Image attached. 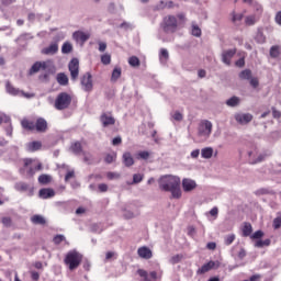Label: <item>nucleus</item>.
Listing matches in <instances>:
<instances>
[{"label": "nucleus", "instance_id": "obj_37", "mask_svg": "<svg viewBox=\"0 0 281 281\" xmlns=\"http://www.w3.org/2000/svg\"><path fill=\"white\" fill-rule=\"evenodd\" d=\"M159 58H160V63L166 64L168 61V58H170L168 49L161 48Z\"/></svg>", "mask_w": 281, "mask_h": 281}, {"label": "nucleus", "instance_id": "obj_40", "mask_svg": "<svg viewBox=\"0 0 281 281\" xmlns=\"http://www.w3.org/2000/svg\"><path fill=\"white\" fill-rule=\"evenodd\" d=\"M70 149L75 155H80L82 153V145L80 144V142H76L71 145Z\"/></svg>", "mask_w": 281, "mask_h": 281}, {"label": "nucleus", "instance_id": "obj_41", "mask_svg": "<svg viewBox=\"0 0 281 281\" xmlns=\"http://www.w3.org/2000/svg\"><path fill=\"white\" fill-rule=\"evenodd\" d=\"M183 260V255L182 254H178L172 256L169 259L170 265H179V262H181Z\"/></svg>", "mask_w": 281, "mask_h": 281}, {"label": "nucleus", "instance_id": "obj_2", "mask_svg": "<svg viewBox=\"0 0 281 281\" xmlns=\"http://www.w3.org/2000/svg\"><path fill=\"white\" fill-rule=\"evenodd\" d=\"M158 186L164 192H168L176 188V186H181V179L177 176H162L158 180Z\"/></svg>", "mask_w": 281, "mask_h": 281}, {"label": "nucleus", "instance_id": "obj_50", "mask_svg": "<svg viewBox=\"0 0 281 281\" xmlns=\"http://www.w3.org/2000/svg\"><path fill=\"white\" fill-rule=\"evenodd\" d=\"M10 124L11 119L9 115H7L5 113H0V124Z\"/></svg>", "mask_w": 281, "mask_h": 281}, {"label": "nucleus", "instance_id": "obj_58", "mask_svg": "<svg viewBox=\"0 0 281 281\" xmlns=\"http://www.w3.org/2000/svg\"><path fill=\"white\" fill-rule=\"evenodd\" d=\"M256 41L257 43H261V44L265 43L266 41L265 35L261 32L257 33Z\"/></svg>", "mask_w": 281, "mask_h": 281}, {"label": "nucleus", "instance_id": "obj_54", "mask_svg": "<svg viewBox=\"0 0 281 281\" xmlns=\"http://www.w3.org/2000/svg\"><path fill=\"white\" fill-rule=\"evenodd\" d=\"M63 240H65V235H56L53 239V241L55 243V245H60L63 243Z\"/></svg>", "mask_w": 281, "mask_h": 281}, {"label": "nucleus", "instance_id": "obj_53", "mask_svg": "<svg viewBox=\"0 0 281 281\" xmlns=\"http://www.w3.org/2000/svg\"><path fill=\"white\" fill-rule=\"evenodd\" d=\"M120 173L110 171L106 173V178L110 179V181H113V179H120Z\"/></svg>", "mask_w": 281, "mask_h": 281}, {"label": "nucleus", "instance_id": "obj_15", "mask_svg": "<svg viewBox=\"0 0 281 281\" xmlns=\"http://www.w3.org/2000/svg\"><path fill=\"white\" fill-rule=\"evenodd\" d=\"M235 120L236 122H238V124H249V122L254 120V115L249 113L236 114Z\"/></svg>", "mask_w": 281, "mask_h": 281}, {"label": "nucleus", "instance_id": "obj_47", "mask_svg": "<svg viewBox=\"0 0 281 281\" xmlns=\"http://www.w3.org/2000/svg\"><path fill=\"white\" fill-rule=\"evenodd\" d=\"M128 65H131V67H139V58L137 56L130 57Z\"/></svg>", "mask_w": 281, "mask_h": 281}, {"label": "nucleus", "instance_id": "obj_35", "mask_svg": "<svg viewBox=\"0 0 281 281\" xmlns=\"http://www.w3.org/2000/svg\"><path fill=\"white\" fill-rule=\"evenodd\" d=\"M74 52V45L69 42H65L61 46V54H71Z\"/></svg>", "mask_w": 281, "mask_h": 281}, {"label": "nucleus", "instance_id": "obj_59", "mask_svg": "<svg viewBox=\"0 0 281 281\" xmlns=\"http://www.w3.org/2000/svg\"><path fill=\"white\" fill-rule=\"evenodd\" d=\"M120 144H122V136H116L112 139L113 146H120Z\"/></svg>", "mask_w": 281, "mask_h": 281}, {"label": "nucleus", "instance_id": "obj_26", "mask_svg": "<svg viewBox=\"0 0 281 281\" xmlns=\"http://www.w3.org/2000/svg\"><path fill=\"white\" fill-rule=\"evenodd\" d=\"M42 146L43 144H41V142H31L26 145V148L29 153H36V150H41Z\"/></svg>", "mask_w": 281, "mask_h": 281}, {"label": "nucleus", "instance_id": "obj_56", "mask_svg": "<svg viewBox=\"0 0 281 281\" xmlns=\"http://www.w3.org/2000/svg\"><path fill=\"white\" fill-rule=\"evenodd\" d=\"M249 82L254 89H257V87L260 85V81H258V78L250 77Z\"/></svg>", "mask_w": 281, "mask_h": 281}, {"label": "nucleus", "instance_id": "obj_31", "mask_svg": "<svg viewBox=\"0 0 281 281\" xmlns=\"http://www.w3.org/2000/svg\"><path fill=\"white\" fill-rule=\"evenodd\" d=\"M31 221L34 225H45L46 223L45 217H43V215H33L31 217Z\"/></svg>", "mask_w": 281, "mask_h": 281}, {"label": "nucleus", "instance_id": "obj_43", "mask_svg": "<svg viewBox=\"0 0 281 281\" xmlns=\"http://www.w3.org/2000/svg\"><path fill=\"white\" fill-rule=\"evenodd\" d=\"M241 80H251V70L245 69L239 74Z\"/></svg>", "mask_w": 281, "mask_h": 281}, {"label": "nucleus", "instance_id": "obj_11", "mask_svg": "<svg viewBox=\"0 0 281 281\" xmlns=\"http://www.w3.org/2000/svg\"><path fill=\"white\" fill-rule=\"evenodd\" d=\"M137 276H139V278H142L143 281H151V280H157V278H159L157 276L156 271H151L148 274V271L144 270V269H138L137 270Z\"/></svg>", "mask_w": 281, "mask_h": 281}, {"label": "nucleus", "instance_id": "obj_60", "mask_svg": "<svg viewBox=\"0 0 281 281\" xmlns=\"http://www.w3.org/2000/svg\"><path fill=\"white\" fill-rule=\"evenodd\" d=\"M138 157H139V159H148V157H150V153H148V151H139L138 153Z\"/></svg>", "mask_w": 281, "mask_h": 281}, {"label": "nucleus", "instance_id": "obj_62", "mask_svg": "<svg viewBox=\"0 0 281 281\" xmlns=\"http://www.w3.org/2000/svg\"><path fill=\"white\" fill-rule=\"evenodd\" d=\"M124 218H135V213L131 211H125L123 214Z\"/></svg>", "mask_w": 281, "mask_h": 281}, {"label": "nucleus", "instance_id": "obj_27", "mask_svg": "<svg viewBox=\"0 0 281 281\" xmlns=\"http://www.w3.org/2000/svg\"><path fill=\"white\" fill-rule=\"evenodd\" d=\"M191 34L196 38H201L202 31L201 27H199V24H196V22L191 23Z\"/></svg>", "mask_w": 281, "mask_h": 281}, {"label": "nucleus", "instance_id": "obj_57", "mask_svg": "<svg viewBox=\"0 0 281 281\" xmlns=\"http://www.w3.org/2000/svg\"><path fill=\"white\" fill-rule=\"evenodd\" d=\"M273 227H274V229H280V227H281V217L280 216L276 217L273 220Z\"/></svg>", "mask_w": 281, "mask_h": 281}, {"label": "nucleus", "instance_id": "obj_64", "mask_svg": "<svg viewBox=\"0 0 281 281\" xmlns=\"http://www.w3.org/2000/svg\"><path fill=\"white\" fill-rule=\"evenodd\" d=\"M272 172H274V175H280V172H281V164H277L273 167Z\"/></svg>", "mask_w": 281, "mask_h": 281}, {"label": "nucleus", "instance_id": "obj_3", "mask_svg": "<svg viewBox=\"0 0 281 281\" xmlns=\"http://www.w3.org/2000/svg\"><path fill=\"white\" fill-rule=\"evenodd\" d=\"M179 27V23L177 21V16L175 15H167L164 18L160 29L165 34H175Z\"/></svg>", "mask_w": 281, "mask_h": 281}, {"label": "nucleus", "instance_id": "obj_44", "mask_svg": "<svg viewBox=\"0 0 281 281\" xmlns=\"http://www.w3.org/2000/svg\"><path fill=\"white\" fill-rule=\"evenodd\" d=\"M257 196H262L265 194H273V191L271 189L261 188L255 192Z\"/></svg>", "mask_w": 281, "mask_h": 281}, {"label": "nucleus", "instance_id": "obj_49", "mask_svg": "<svg viewBox=\"0 0 281 281\" xmlns=\"http://www.w3.org/2000/svg\"><path fill=\"white\" fill-rule=\"evenodd\" d=\"M246 25H256V15H248L245 19Z\"/></svg>", "mask_w": 281, "mask_h": 281}, {"label": "nucleus", "instance_id": "obj_46", "mask_svg": "<svg viewBox=\"0 0 281 281\" xmlns=\"http://www.w3.org/2000/svg\"><path fill=\"white\" fill-rule=\"evenodd\" d=\"M1 223H2L3 227H12V217H10V216L2 217Z\"/></svg>", "mask_w": 281, "mask_h": 281}, {"label": "nucleus", "instance_id": "obj_13", "mask_svg": "<svg viewBox=\"0 0 281 281\" xmlns=\"http://www.w3.org/2000/svg\"><path fill=\"white\" fill-rule=\"evenodd\" d=\"M42 54L44 56H54L58 54V43L57 42L50 43L47 47L42 49Z\"/></svg>", "mask_w": 281, "mask_h": 281}, {"label": "nucleus", "instance_id": "obj_32", "mask_svg": "<svg viewBox=\"0 0 281 281\" xmlns=\"http://www.w3.org/2000/svg\"><path fill=\"white\" fill-rule=\"evenodd\" d=\"M232 16V23H234V25H238L241 21H243V13H236V12H232L231 13Z\"/></svg>", "mask_w": 281, "mask_h": 281}, {"label": "nucleus", "instance_id": "obj_21", "mask_svg": "<svg viewBox=\"0 0 281 281\" xmlns=\"http://www.w3.org/2000/svg\"><path fill=\"white\" fill-rule=\"evenodd\" d=\"M122 159L126 168H131L135 164V159H133V155L130 151L124 153Z\"/></svg>", "mask_w": 281, "mask_h": 281}, {"label": "nucleus", "instance_id": "obj_36", "mask_svg": "<svg viewBox=\"0 0 281 281\" xmlns=\"http://www.w3.org/2000/svg\"><path fill=\"white\" fill-rule=\"evenodd\" d=\"M269 245H271V239H258L255 243V247H257L258 249H262V247H269Z\"/></svg>", "mask_w": 281, "mask_h": 281}, {"label": "nucleus", "instance_id": "obj_12", "mask_svg": "<svg viewBox=\"0 0 281 281\" xmlns=\"http://www.w3.org/2000/svg\"><path fill=\"white\" fill-rule=\"evenodd\" d=\"M236 55V48H231L222 53V63L224 65H232V58Z\"/></svg>", "mask_w": 281, "mask_h": 281}, {"label": "nucleus", "instance_id": "obj_30", "mask_svg": "<svg viewBox=\"0 0 281 281\" xmlns=\"http://www.w3.org/2000/svg\"><path fill=\"white\" fill-rule=\"evenodd\" d=\"M21 124L26 131H36V123L32 121L22 120Z\"/></svg>", "mask_w": 281, "mask_h": 281}, {"label": "nucleus", "instance_id": "obj_28", "mask_svg": "<svg viewBox=\"0 0 281 281\" xmlns=\"http://www.w3.org/2000/svg\"><path fill=\"white\" fill-rule=\"evenodd\" d=\"M241 232H243V236L245 238H247L248 236L251 237V233L254 232V227L251 226L250 223H244V226L241 228Z\"/></svg>", "mask_w": 281, "mask_h": 281}, {"label": "nucleus", "instance_id": "obj_39", "mask_svg": "<svg viewBox=\"0 0 281 281\" xmlns=\"http://www.w3.org/2000/svg\"><path fill=\"white\" fill-rule=\"evenodd\" d=\"M52 181V176L49 175H41L38 177V183H41L42 186H47V183H49Z\"/></svg>", "mask_w": 281, "mask_h": 281}, {"label": "nucleus", "instance_id": "obj_48", "mask_svg": "<svg viewBox=\"0 0 281 281\" xmlns=\"http://www.w3.org/2000/svg\"><path fill=\"white\" fill-rule=\"evenodd\" d=\"M265 236V233L262 231H257L254 234L250 235L251 240H260Z\"/></svg>", "mask_w": 281, "mask_h": 281}, {"label": "nucleus", "instance_id": "obj_51", "mask_svg": "<svg viewBox=\"0 0 281 281\" xmlns=\"http://www.w3.org/2000/svg\"><path fill=\"white\" fill-rule=\"evenodd\" d=\"M102 65H111V55L104 54L101 56Z\"/></svg>", "mask_w": 281, "mask_h": 281}, {"label": "nucleus", "instance_id": "obj_22", "mask_svg": "<svg viewBox=\"0 0 281 281\" xmlns=\"http://www.w3.org/2000/svg\"><path fill=\"white\" fill-rule=\"evenodd\" d=\"M216 267V262L209 261L207 263H204L200 269H198V273H207V271H212Z\"/></svg>", "mask_w": 281, "mask_h": 281}, {"label": "nucleus", "instance_id": "obj_17", "mask_svg": "<svg viewBox=\"0 0 281 281\" xmlns=\"http://www.w3.org/2000/svg\"><path fill=\"white\" fill-rule=\"evenodd\" d=\"M38 196L40 199H52L56 196V192L54 191V189L44 188L40 190Z\"/></svg>", "mask_w": 281, "mask_h": 281}, {"label": "nucleus", "instance_id": "obj_25", "mask_svg": "<svg viewBox=\"0 0 281 281\" xmlns=\"http://www.w3.org/2000/svg\"><path fill=\"white\" fill-rule=\"evenodd\" d=\"M14 190H16V192H27V190H30V184H27L23 181L15 182Z\"/></svg>", "mask_w": 281, "mask_h": 281}, {"label": "nucleus", "instance_id": "obj_7", "mask_svg": "<svg viewBox=\"0 0 281 281\" xmlns=\"http://www.w3.org/2000/svg\"><path fill=\"white\" fill-rule=\"evenodd\" d=\"M81 89L87 93L93 91V77L91 72H86L80 79Z\"/></svg>", "mask_w": 281, "mask_h": 281}, {"label": "nucleus", "instance_id": "obj_33", "mask_svg": "<svg viewBox=\"0 0 281 281\" xmlns=\"http://www.w3.org/2000/svg\"><path fill=\"white\" fill-rule=\"evenodd\" d=\"M142 181H144V175H142V173H134L133 175V181L132 182H127V186H135L137 183H142Z\"/></svg>", "mask_w": 281, "mask_h": 281}, {"label": "nucleus", "instance_id": "obj_42", "mask_svg": "<svg viewBox=\"0 0 281 281\" xmlns=\"http://www.w3.org/2000/svg\"><path fill=\"white\" fill-rule=\"evenodd\" d=\"M270 56L271 58H278V56H280V46L274 45L270 47Z\"/></svg>", "mask_w": 281, "mask_h": 281}, {"label": "nucleus", "instance_id": "obj_45", "mask_svg": "<svg viewBox=\"0 0 281 281\" xmlns=\"http://www.w3.org/2000/svg\"><path fill=\"white\" fill-rule=\"evenodd\" d=\"M116 159H117L116 153L108 154L105 156V164H113V161H115Z\"/></svg>", "mask_w": 281, "mask_h": 281}, {"label": "nucleus", "instance_id": "obj_38", "mask_svg": "<svg viewBox=\"0 0 281 281\" xmlns=\"http://www.w3.org/2000/svg\"><path fill=\"white\" fill-rule=\"evenodd\" d=\"M227 106H238L240 104V98L238 97H232L226 101Z\"/></svg>", "mask_w": 281, "mask_h": 281}, {"label": "nucleus", "instance_id": "obj_63", "mask_svg": "<svg viewBox=\"0 0 281 281\" xmlns=\"http://www.w3.org/2000/svg\"><path fill=\"white\" fill-rule=\"evenodd\" d=\"M274 21H276L277 25L281 26V11L277 12V14L274 16Z\"/></svg>", "mask_w": 281, "mask_h": 281}, {"label": "nucleus", "instance_id": "obj_19", "mask_svg": "<svg viewBox=\"0 0 281 281\" xmlns=\"http://www.w3.org/2000/svg\"><path fill=\"white\" fill-rule=\"evenodd\" d=\"M41 69H47V63L45 61H37L35 63L31 69H30V76L34 75V74H38V71H41Z\"/></svg>", "mask_w": 281, "mask_h": 281}, {"label": "nucleus", "instance_id": "obj_55", "mask_svg": "<svg viewBox=\"0 0 281 281\" xmlns=\"http://www.w3.org/2000/svg\"><path fill=\"white\" fill-rule=\"evenodd\" d=\"M172 119H173L176 122H181V120H183V114H181V112H179V111H176V112L172 114Z\"/></svg>", "mask_w": 281, "mask_h": 281}, {"label": "nucleus", "instance_id": "obj_18", "mask_svg": "<svg viewBox=\"0 0 281 281\" xmlns=\"http://www.w3.org/2000/svg\"><path fill=\"white\" fill-rule=\"evenodd\" d=\"M182 188L184 190V192H192V190H194V188H196V182L192 179H183L182 180Z\"/></svg>", "mask_w": 281, "mask_h": 281}, {"label": "nucleus", "instance_id": "obj_20", "mask_svg": "<svg viewBox=\"0 0 281 281\" xmlns=\"http://www.w3.org/2000/svg\"><path fill=\"white\" fill-rule=\"evenodd\" d=\"M35 131H37V133H45L47 131V121L42 117L37 119L35 123Z\"/></svg>", "mask_w": 281, "mask_h": 281}, {"label": "nucleus", "instance_id": "obj_1", "mask_svg": "<svg viewBox=\"0 0 281 281\" xmlns=\"http://www.w3.org/2000/svg\"><path fill=\"white\" fill-rule=\"evenodd\" d=\"M64 262L70 271H76L82 262V255L77 250H70L66 254Z\"/></svg>", "mask_w": 281, "mask_h": 281}, {"label": "nucleus", "instance_id": "obj_5", "mask_svg": "<svg viewBox=\"0 0 281 281\" xmlns=\"http://www.w3.org/2000/svg\"><path fill=\"white\" fill-rule=\"evenodd\" d=\"M71 104V95L67 92H60L55 100V109L57 111H65Z\"/></svg>", "mask_w": 281, "mask_h": 281}, {"label": "nucleus", "instance_id": "obj_24", "mask_svg": "<svg viewBox=\"0 0 281 281\" xmlns=\"http://www.w3.org/2000/svg\"><path fill=\"white\" fill-rule=\"evenodd\" d=\"M213 155H214V148L212 147H204L201 149L202 159H212Z\"/></svg>", "mask_w": 281, "mask_h": 281}, {"label": "nucleus", "instance_id": "obj_8", "mask_svg": "<svg viewBox=\"0 0 281 281\" xmlns=\"http://www.w3.org/2000/svg\"><path fill=\"white\" fill-rule=\"evenodd\" d=\"M68 69L70 71V78L74 82L78 80V76H80V61L78 58H72L68 64Z\"/></svg>", "mask_w": 281, "mask_h": 281}, {"label": "nucleus", "instance_id": "obj_6", "mask_svg": "<svg viewBox=\"0 0 281 281\" xmlns=\"http://www.w3.org/2000/svg\"><path fill=\"white\" fill-rule=\"evenodd\" d=\"M213 125L207 120H202L198 126V135L199 137H203V139H207L212 135Z\"/></svg>", "mask_w": 281, "mask_h": 281}, {"label": "nucleus", "instance_id": "obj_16", "mask_svg": "<svg viewBox=\"0 0 281 281\" xmlns=\"http://www.w3.org/2000/svg\"><path fill=\"white\" fill-rule=\"evenodd\" d=\"M137 254L139 258H144V260H150V258H153V251L146 246L138 248Z\"/></svg>", "mask_w": 281, "mask_h": 281}, {"label": "nucleus", "instance_id": "obj_9", "mask_svg": "<svg viewBox=\"0 0 281 281\" xmlns=\"http://www.w3.org/2000/svg\"><path fill=\"white\" fill-rule=\"evenodd\" d=\"M7 93L10 95H20L22 98H34V94L24 93L22 90H19V88H15L10 82H7L5 85Z\"/></svg>", "mask_w": 281, "mask_h": 281}, {"label": "nucleus", "instance_id": "obj_29", "mask_svg": "<svg viewBox=\"0 0 281 281\" xmlns=\"http://www.w3.org/2000/svg\"><path fill=\"white\" fill-rule=\"evenodd\" d=\"M121 77H122V68L115 67L112 71L111 82H117V80H120Z\"/></svg>", "mask_w": 281, "mask_h": 281}, {"label": "nucleus", "instance_id": "obj_52", "mask_svg": "<svg viewBox=\"0 0 281 281\" xmlns=\"http://www.w3.org/2000/svg\"><path fill=\"white\" fill-rule=\"evenodd\" d=\"M234 240H236V235H234V234L227 235L224 238L225 245H232V243H234Z\"/></svg>", "mask_w": 281, "mask_h": 281}, {"label": "nucleus", "instance_id": "obj_23", "mask_svg": "<svg viewBox=\"0 0 281 281\" xmlns=\"http://www.w3.org/2000/svg\"><path fill=\"white\" fill-rule=\"evenodd\" d=\"M56 80L60 87H67V85H69V77H67L65 72L57 74Z\"/></svg>", "mask_w": 281, "mask_h": 281}, {"label": "nucleus", "instance_id": "obj_14", "mask_svg": "<svg viewBox=\"0 0 281 281\" xmlns=\"http://www.w3.org/2000/svg\"><path fill=\"white\" fill-rule=\"evenodd\" d=\"M72 38H74V41H76V43H80L81 45H85V43H87L88 38H90V35L82 31H76L72 34Z\"/></svg>", "mask_w": 281, "mask_h": 281}, {"label": "nucleus", "instance_id": "obj_34", "mask_svg": "<svg viewBox=\"0 0 281 281\" xmlns=\"http://www.w3.org/2000/svg\"><path fill=\"white\" fill-rule=\"evenodd\" d=\"M168 192H171V195H172L173 199H181V187H180V184L173 187Z\"/></svg>", "mask_w": 281, "mask_h": 281}, {"label": "nucleus", "instance_id": "obj_4", "mask_svg": "<svg viewBox=\"0 0 281 281\" xmlns=\"http://www.w3.org/2000/svg\"><path fill=\"white\" fill-rule=\"evenodd\" d=\"M23 161H24V166L22 168H20V175H25V169H26L27 175L30 177H34V175H36L37 170L43 169V165L41 162H36L35 159L25 158Z\"/></svg>", "mask_w": 281, "mask_h": 281}, {"label": "nucleus", "instance_id": "obj_10", "mask_svg": "<svg viewBox=\"0 0 281 281\" xmlns=\"http://www.w3.org/2000/svg\"><path fill=\"white\" fill-rule=\"evenodd\" d=\"M100 122L103 128H108V126H113L115 124V117H113L111 113L104 112L100 116Z\"/></svg>", "mask_w": 281, "mask_h": 281}, {"label": "nucleus", "instance_id": "obj_61", "mask_svg": "<svg viewBox=\"0 0 281 281\" xmlns=\"http://www.w3.org/2000/svg\"><path fill=\"white\" fill-rule=\"evenodd\" d=\"M120 27H122L123 30H133V24L128 23V22H123Z\"/></svg>", "mask_w": 281, "mask_h": 281}]
</instances>
